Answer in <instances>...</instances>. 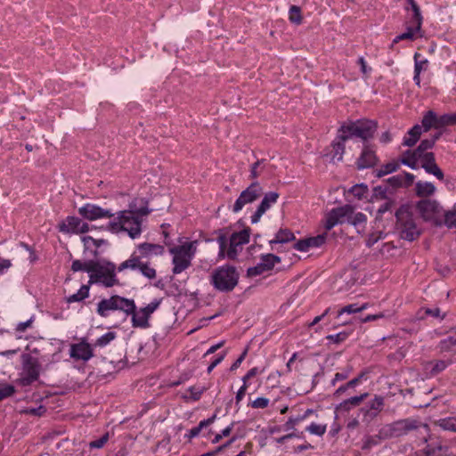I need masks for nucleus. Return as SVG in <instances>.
Wrapping results in <instances>:
<instances>
[{
	"label": "nucleus",
	"mask_w": 456,
	"mask_h": 456,
	"mask_svg": "<svg viewBox=\"0 0 456 456\" xmlns=\"http://www.w3.org/2000/svg\"><path fill=\"white\" fill-rule=\"evenodd\" d=\"M151 213L148 201L144 198L134 199L127 209L117 212L107 227L111 232H126L130 238H138L142 233L143 219Z\"/></svg>",
	"instance_id": "f257e3e1"
},
{
	"label": "nucleus",
	"mask_w": 456,
	"mask_h": 456,
	"mask_svg": "<svg viewBox=\"0 0 456 456\" xmlns=\"http://www.w3.org/2000/svg\"><path fill=\"white\" fill-rule=\"evenodd\" d=\"M377 123L370 119H359L344 123L338 130L335 140L330 144L327 156L333 163L340 162L345 153V142L355 136L364 141L371 138L376 132Z\"/></svg>",
	"instance_id": "f03ea898"
},
{
	"label": "nucleus",
	"mask_w": 456,
	"mask_h": 456,
	"mask_svg": "<svg viewBox=\"0 0 456 456\" xmlns=\"http://www.w3.org/2000/svg\"><path fill=\"white\" fill-rule=\"evenodd\" d=\"M438 138L439 134L435 135L431 139L422 140L417 149L413 151L408 150L403 152L401 163L411 169H417L419 167V162H420V167L428 174L433 175L438 180L443 181L444 175L436 163L434 153L428 151V150L434 147Z\"/></svg>",
	"instance_id": "7ed1b4c3"
},
{
	"label": "nucleus",
	"mask_w": 456,
	"mask_h": 456,
	"mask_svg": "<svg viewBox=\"0 0 456 456\" xmlns=\"http://www.w3.org/2000/svg\"><path fill=\"white\" fill-rule=\"evenodd\" d=\"M250 230L244 229L239 232H234L229 239V248L226 250L228 239L225 234L220 233L216 239L219 245L218 258L235 259L241 251L242 246L249 241Z\"/></svg>",
	"instance_id": "20e7f679"
},
{
	"label": "nucleus",
	"mask_w": 456,
	"mask_h": 456,
	"mask_svg": "<svg viewBox=\"0 0 456 456\" xmlns=\"http://www.w3.org/2000/svg\"><path fill=\"white\" fill-rule=\"evenodd\" d=\"M197 251V241L185 242L182 245L175 246L169 248V253L173 256L172 273L179 274L191 265V261Z\"/></svg>",
	"instance_id": "39448f33"
},
{
	"label": "nucleus",
	"mask_w": 456,
	"mask_h": 456,
	"mask_svg": "<svg viewBox=\"0 0 456 456\" xmlns=\"http://www.w3.org/2000/svg\"><path fill=\"white\" fill-rule=\"evenodd\" d=\"M239 273L235 267L224 265L216 268L210 276V283L221 292L232 291L238 284Z\"/></svg>",
	"instance_id": "423d86ee"
},
{
	"label": "nucleus",
	"mask_w": 456,
	"mask_h": 456,
	"mask_svg": "<svg viewBox=\"0 0 456 456\" xmlns=\"http://www.w3.org/2000/svg\"><path fill=\"white\" fill-rule=\"evenodd\" d=\"M396 228L400 232L401 238L412 241L419 235L413 214L409 206H402L396 212Z\"/></svg>",
	"instance_id": "0eeeda50"
},
{
	"label": "nucleus",
	"mask_w": 456,
	"mask_h": 456,
	"mask_svg": "<svg viewBox=\"0 0 456 456\" xmlns=\"http://www.w3.org/2000/svg\"><path fill=\"white\" fill-rule=\"evenodd\" d=\"M134 308V301L118 295L110 298L101 300L97 305V314L102 317H107L110 311H122L126 315L133 312Z\"/></svg>",
	"instance_id": "6e6552de"
},
{
	"label": "nucleus",
	"mask_w": 456,
	"mask_h": 456,
	"mask_svg": "<svg viewBox=\"0 0 456 456\" xmlns=\"http://www.w3.org/2000/svg\"><path fill=\"white\" fill-rule=\"evenodd\" d=\"M416 209L425 221L432 222L437 226L440 225L444 208L436 200H420L416 204Z\"/></svg>",
	"instance_id": "1a4fd4ad"
},
{
	"label": "nucleus",
	"mask_w": 456,
	"mask_h": 456,
	"mask_svg": "<svg viewBox=\"0 0 456 456\" xmlns=\"http://www.w3.org/2000/svg\"><path fill=\"white\" fill-rule=\"evenodd\" d=\"M143 258L141 256H138L136 253L131 255V256L122 262L118 267V271L122 272L126 269L137 270L139 271L144 277L153 280L156 278L157 273L156 270L151 266L148 262L142 260Z\"/></svg>",
	"instance_id": "9d476101"
},
{
	"label": "nucleus",
	"mask_w": 456,
	"mask_h": 456,
	"mask_svg": "<svg viewBox=\"0 0 456 456\" xmlns=\"http://www.w3.org/2000/svg\"><path fill=\"white\" fill-rule=\"evenodd\" d=\"M160 300H154L147 305L145 307L140 309L134 308L128 315L132 316V325L134 328L146 329L150 326L149 318L159 308Z\"/></svg>",
	"instance_id": "9b49d317"
},
{
	"label": "nucleus",
	"mask_w": 456,
	"mask_h": 456,
	"mask_svg": "<svg viewBox=\"0 0 456 456\" xmlns=\"http://www.w3.org/2000/svg\"><path fill=\"white\" fill-rule=\"evenodd\" d=\"M93 283H102L107 288L113 287L118 283L115 273V265L108 263L106 265H100L96 273L90 275L89 286Z\"/></svg>",
	"instance_id": "f8f14e48"
},
{
	"label": "nucleus",
	"mask_w": 456,
	"mask_h": 456,
	"mask_svg": "<svg viewBox=\"0 0 456 456\" xmlns=\"http://www.w3.org/2000/svg\"><path fill=\"white\" fill-rule=\"evenodd\" d=\"M263 193V189L258 182H253L248 188L242 191L236 200L232 211L240 212L246 205L256 200Z\"/></svg>",
	"instance_id": "ddd939ff"
},
{
	"label": "nucleus",
	"mask_w": 456,
	"mask_h": 456,
	"mask_svg": "<svg viewBox=\"0 0 456 456\" xmlns=\"http://www.w3.org/2000/svg\"><path fill=\"white\" fill-rule=\"evenodd\" d=\"M79 215L90 221L111 218L114 214L109 209H104L97 205L87 203L78 208Z\"/></svg>",
	"instance_id": "4468645a"
},
{
	"label": "nucleus",
	"mask_w": 456,
	"mask_h": 456,
	"mask_svg": "<svg viewBox=\"0 0 456 456\" xmlns=\"http://www.w3.org/2000/svg\"><path fill=\"white\" fill-rule=\"evenodd\" d=\"M395 437H399L406 435L409 431L413 429H419L420 433H427L428 427L425 424H418L415 420L402 419L391 423Z\"/></svg>",
	"instance_id": "2eb2a0df"
},
{
	"label": "nucleus",
	"mask_w": 456,
	"mask_h": 456,
	"mask_svg": "<svg viewBox=\"0 0 456 456\" xmlns=\"http://www.w3.org/2000/svg\"><path fill=\"white\" fill-rule=\"evenodd\" d=\"M351 213V206L345 205L329 212L325 218L324 227L327 231L331 230L338 224L346 222V216Z\"/></svg>",
	"instance_id": "dca6fc26"
},
{
	"label": "nucleus",
	"mask_w": 456,
	"mask_h": 456,
	"mask_svg": "<svg viewBox=\"0 0 456 456\" xmlns=\"http://www.w3.org/2000/svg\"><path fill=\"white\" fill-rule=\"evenodd\" d=\"M58 227L63 233H84L89 230L88 224L77 216H68Z\"/></svg>",
	"instance_id": "f3484780"
},
{
	"label": "nucleus",
	"mask_w": 456,
	"mask_h": 456,
	"mask_svg": "<svg viewBox=\"0 0 456 456\" xmlns=\"http://www.w3.org/2000/svg\"><path fill=\"white\" fill-rule=\"evenodd\" d=\"M279 193L276 191H269L265 194L262 201L257 207V209L251 216V223L256 224L259 222L261 216L271 208V206L277 202Z\"/></svg>",
	"instance_id": "a211bd4d"
},
{
	"label": "nucleus",
	"mask_w": 456,
	"mask_h": 456,
	"mask_svg": "<svg viewBox=\"0 0 456 456\" xmlns=\"http://www.w3.org/2000/svg\"><path fill=\"white\" fill-rule=\"evenodd\" d=\"M69 355L75 360L87 362L94 356V353L88 343L81 341L70 346Z\"/></svg>",
	"instance_id": "6ab92c4d"
},
{
	"label": "nucleus",
	"mask_w": 456,
	"mask_h": 456,
	"mask_svg": "<svg viewBox=\"0 0 456 456\" xmlns=\"http://www.w3.org/2000/svg\"><path fill=\"white\" fill-rule=\"evenodd\" d=\"M40 366L36 359L28 358L24 364L25 377L22 378L23 385H29L39 377Z\"/></svg>",
	"instance_id": "aec40b11"
},
{
	"label": "nucleus",
	"mask_w": 456,
	"mask_h": 456,
	"mask_svg": "<svg viewBox=\"0 0 456 456\" xmlns=\"http://www.w3.org/2000/svg\"><path fill=\"white\" fill-rule=\"evenodd\" d=\"M325 240V234H319L315 237H310L298 240L295 243L294 248L301 252H306L312 248H318L322 246L324 244Z\"/></svg>",
	"instance_id": "412c9836"
},
{
	"label": "nucleus",
	"mask_w": 456,
	"mask_h": 456,
	"mask_svg": "<svg viewBox=\"0 0 456 456\" xmlns=\"http://www.w3.org/2000/svg\"><path fill=\"white\" fill-rule=\"evenodd\" d=\"M377 162L375 152L369 147H365L356 161L359 169L369 168L373 167Z\"/></svg>",
	"instance_id": "4be33fe9"
},
{
	"label": "nucleus",
	"mask_w": 456,
	"mask_h": 456,
	"mask_svg": "<svg viewBox=\"0 0 456 456\" xmlns=\"http://www.w3.org/2000/svg\"><path fill=\"white\" fill-rule=\"evenodd\" d=\"M137 249L142 258L149 257L151 256H161L164 253V247L159 244L153 243H142L139 244Z\"/></svg>",
	"instance_id": "5701e85b"
},
{
	"label": "nucleus",
	"mask_w": 456,
	"mask_h": 456,
	"mask_svg": "<svg viewBox=\"0 0 456 456\" xmlns=\"http://www.w3.org/2000/svg\"><path fill=\"white\" fill-rule=\"evenodd\" d=\"M368 396V393H363L360 395L350 397L337 405L336 411H349L353 407L359 406Z\"/></svg>",
	"instance_id": "b1692460"
},
{
	"label": "nucleus",
	"mask_w": 456,
	"mask_h": 456,
	"mask_svg": "<svg viewBox=\"0 0 456 456\" xmlns=\"http://www.w3.org/2000/svg\"><path fill=\"white\" fill-rule=\"evenodd\" d=\"M436 191V186L429 182L419 181L415 183L416 195L424 199H429V196L435 194Z\"/></svg>",
	"instance_id": "393cba45"
},
{
	"label": "nucleus",
	"mask_w": 456,
	"mask_h": 456,
	"mask_svg": "<svg viewBox=\"0 0 456 456\" xmlns=\"http://www.w3.org/2000/svg\"><path fill=\"white\" fill-rule=\"evenodd\" d=\"M444 225L449 229L456 228V203L448 210H443L440 225Z\"/></svg>",
	"instance_id": "a878e982"
},
{
	"label": "nucleus",
	"mask_w": 456,
	"mask_h": 456,
	"mask_svg": "<svg viewBox=\"0 0 456 456\" xmlns=\"http://www.w3.org/2000/svg\"><path fill=\"white\" fill-rule=\"evenodd\" d=\"M422 132V126L420 125H415L404 136L403 144L409 147L413 146L419 141Z\"/></svg>",
	"instance_id": "bb28decb"
},
{
	"label": "nucleus",
	"mask_w": 456,
	"mask_h": 456,
	"mask_svg": "<svg viewBox=\"0 0 456 456\" xmlns=\"http://www.w3.org/2000/svg\"><path fill=\"white\" fill-rule=\"evenodd\" d=\"M384 407V398L380 395H375L374 399L369 403V409L366 410V415L371 419L375 418Z\"/></svg>",
	"instance_id": "cd10ccee"
},
{
	"label": "nucleus",
	"mask_w": 456,
	"mask_h": 456,
	"mask_svg": "<svg viewBox=\"0 0 456 456\" xmlns=\"http://www.w3.org/2000/svg\"><path fill=\"white\" fill-rule=\"evenodd\" d=\"M82 241L84 243V247L86 250H90L94 256H97V249L106 241L102 239L96 240L91 236H84L82 237Z\"/></svg>",
	"instance_id": "c85d7f7f"
},
{
	"label": "nucleus",
	"mask_w": 456,
	"mask_h": 456,
	"mask_svg": "<svg viewBox=\"0 0 456 456\" xmlns=\"http://www.w3.org/2000/svg\"><path fill=\"white\" fill-rule=\"evenodd\" d=\"M216 418V415L214 414L213 416H211L210 418L207 419H203L201 420L199 425L197 427H194L192 428L189 432L188 434L185 435V436L188 438V439H191V438H194L196 436H198L200 435V433L201 432V430L208 426H210L212 423H214L215 419Z\"/></svg>",
	"instance_id": "c756f323"
},
{
	"label": "nucleus",
	"mask_w": 456,
	"mask_h": 456,
	"mask_svg": "<svg viewBox=\"0 0 456 456\" xmlns=\"http://www.w3.org/2000/svg\"><path fill=\"white\" fill-rule=\"evenodd\" d=\"M439 348L441 351L456 353V331L452 332L447 338L441 340Z\"/></svg>",
	"instance_id": "7c9ffc66"
},
{
	"label": "nucleus",
	"mask_w": 456,
	"mask_h": 456,
	"mask_svg": "<svg viewBox=\"0 0 456 456\" xmlns=\"http://www.w3.org/2000/svg\"><path fill=\"white\" fill-rule=\"evenodd\" d=\"M294 240L295 236L289 229H281L276 233L275 238L270 240V244L286 243Z\"/></svg>",
	"instance_id": "2f4dec72"
},
{
	"label": "nucleus",
	"mask_w": 456,
	"mask_h": 456,
	"mask_svg": "<svg viewBox=\"0 0 456 456\" xmlns=\"http://www.w3.org/2000/svg\"><path fill=\"white\" fill-rule=\"evenodd\" d=\"M89 289H90L89 285H82L77 293L66 297L67 303L70 304V303H74V302L83 301L84 299L88 297Z\"/></svg>",
	"instance_id": "473e14b6"
},
{
	"label": "nucleus",
	"mask_w": 456,
	"mask_h": 456,
	"mask_svg": "<svg viewBox=\"0 0 456 456\" xmlns=\"http://www.w3.org/2000/svg\"><path fill=\"white\" fill-rule=\"evenodd\" d=\"M438 117L432 110L428 111L422 118V129L423 131H428L432 126L436 128V121Z\"/></svg>",
	"instance_id": "72a5a7b5"
},
{
	"label": "nucleus",
	"mask_w": 456,
	"mask_h": 456,
	"mask_svg": "<svg viewBox=\"0 0 456 456\" xmlns=\"http://www.w3.org/2000/svg\"><path fill=\"white\" fill-rule=\"evenodd\" d=\"M454 125H456V113L444 114L438 117L436 129Z\"/></svg>",
	"instance_id": "f704fd0d"
},
{
	"label": "nucleus",
	"mask_w": 456,
	"mask_h": 456,
	"mask_svg": "<svg viewBox=\"0 0 456 456\" xmlns=\"http://www.w3.org/2000/svg\"><path fill=\"white\" fill-rule=\"evenodd\" d=\"M436 425L444 430L456 432V416L441 419L436 422Z\"/></svg>",
	"instance_id": "c9c22d12"
},
{
	"label": "nucleus",
	"mask_w": 456,
	"mask_h": 456,
	"mask_svg": "<svg viewBox=\"0 0 456 456\" xmlns=\"http://www.w3.org/2000/svg\"><path fill=\"white\" fill-rule=\"evenodd\" d=\"M281 262V258L273 254L263 255L260 263L265 266V270L271 271L274 265Z\"/></svg>",
	"instance_id": "e433bc0d"
},
{
	"label": "nucleus",
	"mask_w": 456,
	"mask_h": 456,
	"mask_svg": "<svg viewBox=\"0 0 456 456\" xmlns=\"http://www.w3.org/2000/svg\"><path fill=\"white\" fill-rule=\"evenodd\" d=\"M366 216L362 213H354V208L351 206V213L346 216V222L352 224L356 226L358 224H363L366 222Z\"/></svg>",
	"instance_id": "4c0bfd02"
},
{
	"label": "nucleus",
	"mask_w": 456,
	"mask_h": 456,
	"mask_svg": "<svg viewBox=\"0 0 456 456\" xmlns=\"http://www.w3.org/2000/svg\"><path fill=\"white\" fill-rule=\"evenodd\" d=\"M428 364L431 367L429 370L430 374L432 376H436L445 370L446 367L450 364V362L439 360L436 362H430Z\"/></svg>",
	"instance_id": "58836bf2"
},
{
	"label": "nucleus",
	"mask_w": 456,
	"mask_h": 456,
	"mask_svg": "<svg viewBox=\"0 0 456 456\" xmlns=\"http://www.w3.org/2000/svg\"><path fill=\"white\" fill-rule=\"evenodd\" d=\"M380 442H381V439H380V437H379V434L375 435V436H366L362 439V449L363 451H369L373 446H376V445L379 444Z\"/></svg>",
	"instance_id": "ea45409f"
},
{
	"label": "nucleus",
	"mask_w": 456,
	"mask_h": 456,
	"mask_svg": "<svg viewBox=\"0 0 456 456\" xmlns=\"http://www.w3.org/2000/svg\"><path fill=\"white\" fill-rule=\"evenodd\" d=\"M399 168V163L395 161L389 162L377 170V176L381 177L386 175L391 174Z\"/></svg>",
	"instance_id": "a19ab883"
},
{
	"label": "nucleus",
	"mask_w": 456,
	"mask_h": 456,
	"mask_svg": "<svg viewBox=\"0 0 456 456\" xmlns=\"http://www.w3.org/2000/svg\"><path fill=\"white\" fill-rule=\"evenodd\" d=\"M289 20L291 23H294L296 25H299L302 23V15H301V10L297 5H292L289 8Z\"/></svg>",
	"instance_id": "79ce46f5"
},
{
	"label": "nucleus",
	"mask_w": 456,
	"mask_h": 456,
	"mask_svg": "<svg viewBox=\"0 0 456 456\" xmlns=\"http://www.w3.org/2000/svg\"><path fill=\"white\" fill-rule=\"evenodd\" d=\"M116 337H117L116 332L109 331V332L105 333L104 335H102V337H100L95 341L94 346H99V347H104L107 345H109L111 341H113L116 338Z\"/></svg>",
	"instance_id": "37998d69"
},
{
	"label": "nucleus",
	"mask_w": 456,
	"mask_h": 456,
	"mask_svg": "<svg viewBox=\"0 0 456 456\" xmlns=\"http://www.w3.org/2000/svg\"><path fill=\"white\" fill-rule=\"evenodd\" d=\"M414 25H415L414 28L409 27V28H407L406 32L402 33V34L398 35L397 37H395V39L393 40V44H396L402 40H413L415 33L419 30V29H416L415 23H414Z\"/></svg>",
	"instance_id": "c03bdc74"
},
{
	"label": "nucleus",
	"mask_w": 456,
	"mask_h": 456,
	"mask_svg": "<svg viewBox=\"0 0 456 456\" xmlns=\"http://www.w3.org/2000/svg\"><path fill=\"white\" fill-rule=\"evenodd\" d=\"M305 429L312 435L322 436L326 432L327 425H322L313 422L308 427H306Z\"/></svg>",
	"instance_id": "a18cd8bd"
},
{
	"label": "nucleus",
	"mask_w": 456,
	"mask_h": 456,
	"mask_svg": "<svg viewBox=\"0 0 456 456\" xmlns=\"http://www.w3.org/2000/svg\"><path fill=\"white\" fill-rule=\"evenodd\" d=\"M205 390V387H191L188 388L190 395H183V398L187 400L198 401Z\"/></svg>",
	"instance_id": "49530a36"
},
{
	"label": "nucleus",
	"mask_w": 456,
	"mask_h": 456,
	"mask_svg": "<svg viewBox=\"0 0 456 456\" xmlns=\"http://www.w3.org/2000/svg\"><path fill=\"white\" fill-rule=\"evenodd\" d=\"M15 393V388L12 385L0 383V401L12 396Z\"/></svg>",
	"instance_id": "de8ad7c7"
},
{
	"label": "nucleus",
	"mask_w": 456,
	"mask_h": 456,
	"mask_svg": "<svg viewBox=\"0 0 456 456\" xmlns=\"http://www.w3.org/2000/svg\"><path fill=\"white\" fill-rule=\"evenodd\" d=\"M264 159L257 160L251 166L249 175L251 179L254 180L261 175L262 171L264 170Z\"/></svg>",
	"instance_id": "09e8293b"
},
{
	"label": "nucleus",
	"mask_w": 456,
	"mask_h": 456,
	"mask_svg": "<svg viewBox=\"0 0 456 456\" xmlns=\"http://www.w3.org/2000/svg\"><path fill=\"white\" fill-rule=\"evenodd\" d=\"M379 437H380L381 441L382 440H387V439H390V438H394V433H393V428H392V426H391V423L390 424H387V425H385L383 426L379 430Z\"/></svg>",
	"instance_id": "8fccbe9b"
},
{
	"label": "nucleus",
	"mask_w": 456,
	"mask_h": 456,
	"mask_svg": "<svg viewBox=\"0 0 456 456\" xmlns=\"http://www.w3.org/2000/svg\"><path fill=\"white\" fill-rule=\"evenodd\" d=\"M420 56L421 55L419 53H415V54H414V61H415L414 71L419 72V73H421V71L425 70L428 67V60L427 59L419 60Z\"/></svg>",
	"instance_id": "3c124183"
},
{
	"label": "nucleus",
	"mask_w": 456,
	"mask_h": 456,
	"mask_svg": "<svg viewBox=\"0 0 456 456\" xmlns=\"http://www.w3.org/2000/svg\"><path fill=\"white\" fill-rule=\"evenodd\" d=\"M109 441V433H105L100 438L93 440L89 443L91 449H101Z\"/></svg>",
	"instance_id": "603ef678"
},
{
	"label": "nucleus",
	"mask_w": 456,
	"mask_h": 456,
	"mask_svg": "<svg viewBox=\"0 0 456 456\" xmlns=\"http://www.w3.org/2000/svg\"><path fill=\"white\" fill-rule=\"evenodd\" d=\"M349 334V332L342 331L335 335H328L326 339L335 344H340L348 338Z\"/></svg>",
	"instance_id": "864d4df0"
},
{
	"label": "nucleus",
	"mask_w": 456,
	"mask_h": 456,
	"mask_svg": "<svg viewBox=\"0 0 456 456\" xmlns=\"http://www.w3.org/2000/svg\"><path fill=\"white\" fill-rule=\"evenodd\" d=\"M357 386V379H351L347 383L340 386L334 393V396L339 397L347 389L354 388Z\"/></svg>",
	"instance_id": "5fc2aeb1"
},
{
	"label": "nucleus",
	"mask_w": 456,
	"mask_h": 456,
	"mask_svg": "<svg viewBox=\"0 0 456 456\" xmlns=\"http://www.w3.org/2000/svg\"><path fill=\"white\" fill-rule=\"evenodd\" d=\"M265 272H268V270H265V266L259 262L256 266L248 268L247 271V274L249 277H256Z\"/></svg>",
	"instance_id": "6e6d98bb"
},
{
	"label": "nucleus",
	"mask_w": 456,
	"mask_h": 456,
	"mask_svg": "<svg viewBox=\"0 0 456 456\" xmlns=\"http://www.w3.org/2000/svg\"><path fill=\"white\" fill-rule=\"evenodd\" d=\"M411 7L413 11V22L416 24V29H420L422 23L420 10L416 3L412 4Z\"/></svg>",
	"instance_id": "4d7b16f0"
},
{
	"label": "nucleus",
	"mask_w": 456,
	"mask_h": 456,
	"mask_svg": "<svg viewBox=\"0 0 456 456\" xmlns=\"http://www.w3.org/2000/svg\"><path fill=\"white\" fill-rule=\"evenodd\" d=\"M392 316H393V313H390V312L379 313V314H369L362 320V322L365 323V322H369L377 321V320H379L382 318H390Z\"/></svg>",
	"instance_id": "13d9d810"
},
{
	"label": "nucleus",
	"mask_w": 456,
	"mask_h": 456,
	"mask_svg": "<svg viewBox=\"0 0 456 456\" xmlns=\"http://www.w3.org/2000/svg\"><path fill=\"white\" fill-rule=\"evenodd\" d=\"M351 192L358 199H362L368 192V188L363 184H356L352 187Z\"/></svg>",
	"instance_id": "bf43d9fd"
},
{
	"label": "nucleus",
	"mask_w": 456,
	"mask_h": 456,
	"mask_svg": "<svg viewBox=\"0 0 456 456\" xmlns=\"http://www.w3.org/2000/svg\"><path fill=\"white\" fill-rule=\"evenodd\" d=\"M356 313H360L358 305L357 304H350V305H347L342 307L338 312V317H340L344 314H356Z\"/></svg>",
	"instance_id": "052dcab7"
},
{
	"label": "nucleus",
	"mask_w": 456,
	"mask_h": 456,
	"mask_svg": "<svg viewBox=\"0 0 456 456\" xmlns=\"http://www.w3.org/2000/svg\"><path fill=\"white\" fill-rule=\"evenodd\" d=\"M269 405V399L265 397H258L251 402L250 406L254 409H265Z\"/></svg>",
	"instance_id": "680f3d73"
},
{
	"label": "nucleus",
	"mask_w": 456,
	"mask_h": 456,
	"mask_svg": "<svg viewBox=\"0 0 456 456\" xmlns=\"http://www.w3.org/2000/svg\"><path fill=\"white\" fill-rule=\"evenodd\" d=\"M101 265L94 260H88L85 262V272L89 273L90 275H93L96 273L97 269L99 268Z\"/></svg>",
	"instance_id": "e2e57ef3"
},
{
	"label": "nucleus",
	"mask_w": 456,
	"mask_h": 456,
	"mask_svg": "<svg viewBox=\"0 0 456 456\" xmlns=\"http://www.w3.org/2000/svg\"><path fill=\"white\" fill-rule=\"evenodd\" d=\"M387 183L392 187H395V188H396V187H403V179L401 177V174L394 175L392 177H389L387 179Z\"/></svg>",
	"instance_id": "0e129e2a"
},
{
	"label": "nucleus",
	"mask_w": 456,
	"mask_h": 456,
	"mask_svg": "<svg viewBox=\"0 0 456 456\" xmlns=\"http://www.w3.org/2000/svg\"><path fill=\"white\" fill-rule=\"evenodd\" d=\"M263 370H259L257 367H254L252 369H250L247 374L242 378V382L243 383H248V381L255 377L256 375L259 374V373H262Z\"/></svg>",
	"instance_id": "69168bd1"
},
{
	"label": "nucleus",
	"mask_w": 456,
	"mask_h": 456,
	"mask_svg": "<svg viewBox=\"0 0 456 456\" xmlns=\"http://www.w3.org/2000/svg\"><path fill=\"white\" fill-rule=\"evenodd\" d=\"M34 318L31 317L26 322H22L17 324L16 330L19 332H24L27 329L30 328L33 323Z\"/></svg>",
	"instance_id": "338daca9"
},
{
	"label": "nucleus",
	"mask_w": 456,
	"mask_h": 456,
	"mask_svg": "<svg viewBox=\"0 0 456 456\" xmlns=\"http://www.w3.org/2000/svg\"><path fill=\"white\" fill-rule=\"evenodd\" d=\"M401 177L403 182V186L405 187L410 186L413 183L415 178V176L412 174L407 172L401 174Z\"/></svg>",
	"instance_id": "774afa93"
}]
</instances>
